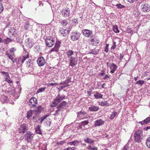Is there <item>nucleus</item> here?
I'll use <instances>...</instances> for the list:
<instances>
[{
  "mask_svg": "<svg viewBox=\"0 0 150 150\" xmlns=\"http://www.w3.org/2000/svg\"><path fill=\"white\" fill-rule=\"evenodd\" d=\"M143 137L142 130H138L136 131L134 134V140L136 142L139 143L141 142L143 139Z\"/></svg>",
  "mask_w": 150,
  "mask_h": 150,
  "instance_id": "obj_1",
  "label": "nucleus"
},
{
  "mask_svg": "<svg viewBox=\"0 0 150 150\" xmlns=\"http://www.w3.org/2000/svg\"><path fill=\"white\" fill-rule=\"evenodd\" d=\"M65 96L64 95H62L61 96L59 93L55 98L53 101L52 102V104H51L50 106L52 107H54L57 105L63 100L65 99Z\"/></svg>",
  "mask_w": 150,
  "mask_h": 150,
  "instance_id": "obj_2",
  "label": "nucleus"
},
{
  "mask_svg": "<svg viewBox=\"0 0 150 150\" xmlns=\"http://www.w3.org/2000/svg\"><path fill=\"white\" fill-rule=\"evenodd\" d=\"M45 41L46 45L48 47H51L55 44L54 38L52 37L48 36L46 38Z\"/></svg>",
  "mask_w": 150,
  "mask_h": 150,
  "instance_id": "obj_3",
  "label": "nucleus"
},
{
  "mask_svg": "<svg viewBox=\"0 0 150 150\" xmlns=\"http://www.w3.org/2000/svg\"><path fill=\"white\" fill-rule=\"evenodd\" d=\"M141 11L144 13H147L150 11V5L147 3H143L141 5Z\"/></svg>",
  "mask_w": 150,
  "mask_h": 150,
  "instance_id": "obj_4",
  "label": "nucleus"
},
{
  "mask_svg": "<svg viewBox=\"0 0 150 150\" xmlns=\"http://www.w3.org/2000/svg\"><path fill=\"white\" fill-rule=\"evenodd\" d=\"M80 36V34L79 32H74L71 33L70 34L71 40L72 41H75L78 40Z\"/></svg>",
  "mask_w": 150,
  "mask_h": 150,
  "instance_id": "obj_5",
  "label": "nucleus"
},
{
  "mask_svg": "<svg viewBox=\"0 0 150 150\" xmlns=\"http://www.w3.org/2000/svg\"><path fill=\"white\" fill-rule=\"evenodd\" d=\"M17 33L16 29L14 27H12L8 30V34L10 37H15L16 36Z\"/></svg>",
  "mask_w": 150,
  "mask_h": 150,
  "instance_id": "obj_6",
  "label": "nucleus"
},
{
  "mask_svg": "<svg viewBox=\"0 0 150 150\" xmlns=\"http://www.w3.org/2000/svg\"><path fill=\"white\" fill-rule=\"evenodd\" d=\"M71 12L68 8L62 9L60 11V13L63 17L67 18L70 15Z\"/></svg>",
  "mask_w": 150,
  "mask_h": 150,
  "instance_id": "obj_7",
  "label": "nucleus"
},
{
  "mask_svg": "<svg viewBox=\"0 0 150 150\" xmlns=\"http://www.w3.org/2000/svg\"><path fill=\"white\" fill-rule=\"evenodd\" d=\"M69 66L73 67L76 65L77 63L78 58L76 57H71L69 59Z\"/></svg>",
  "mask_w": 150,
  "mask_h": 150,
  "instance_id": "obj_8",
  "label": "nucleus"
},
{
  "mask_svg": "<svg viewBox=\"0 0 150 150\" xmlns=\"http://www.w3.org/2000/svg\"><path fill=\"white\" fill-rule=\"evenodd\" d=\"M90 41L92 43V45H96L95 44H96V45H97L99 44L100 41L98 38L94 35L91 37Z\"/></svg>",
  "mask_w": 150,
  "mask_h": 150,
  "instance_id": "obj_9",
  "label": "nucleus"
},
{
  "mask_svg": "<svg viewBox=\"0 0 150 150\" xmlns=\"http://www.w3.org/2000/svg\"><path fill=\"white\" fill-rule=\"evenodd\" d=\"M61 42L59 41H57L56 42L54 47L50 50V52H58L60 47Z\"/></svg>",
  "mask_w": 150,
  "mask_h": 150,
  "instance_id": "obj_10",
  "label": "nucleus"
},
{
  "mask_svg": "<svg viewBox=\"0 0 150 150\" xmlns=\"http://www.w3.org/2000/svg\"><path fill=\"white\" fill-rule=\"evenodd\" d=\"M25 45L28 47L30 48L32 47L34 44L33 40L31 38L27 39L25 41Z\"/></svg>",
  "mask_w": 150,
  "mask_h": 150,
  "instance_id": "obj_11",
  "label": "nucleus"
},
{
  "mask_svg": "<svg viewBox=\"0 0 150 150\" xmlns=\"http://www.w3.org/2000/svg\"><path fill=\"white\" fill-rule=\"evenodd\" d=\"M37 62L39 66L40 67L44 66L46 62L44 58L42 56L38 58Z\"/></svg>",
  "mask_w": 150,
  "mask_h": 150,
  "instance_id": "obj_12",
  "label": "nucleus"
},
{
  "mask_svg": "<svg viewBox=\"0 0 150 150\" xmlns=\"http://www.w3.org/2000/svg\"><path fill=\"white\" fill-rule=\"evenodd\" d=\"M37 100L35 97H32L29 101V104L31 106V107H34L36 106L35 104H37Z\"/></svg>",
  "mask_w": 150,
  "mask_h": 150,
  "instance_id": "obj_13",
  "label": "nucleus"
},
{
  "mask_svg": "<svg viewBox=\"0 0 150 150\" xmlns=\"http://www.w3.org/2000/svg\"><path fill=\"white\" fill-rule=\"evenodd\" d=\"M33 134L32 132H28L25 134V139L28 142H30L32 140Z\"/></svg>",
  "mask_w": 150,
  "mask_h": 150,
  "instance_id": "obj_14",
  "label": "nucleus"
},
{
  "mask_svg": "<svg viewBox=\"0 0 150 150\" xmlns=\"http://www.w3.org/2000/svg\"><path fill=\"white\" fill-rule=\"evenodd\" d=\"M27 130V127L26 125L24 123L21 125L20 127L19 128V132L20 133H24Z\"/></svg>",
  "mask_w": 150,
  "mask_h": 150,
  "instance_id": "obj_15",
  "label": "nucleus"
},
{
  "mask_svg": "<svg viewBox=\"0 0 150 150\" xmlns=\"http://www.w3.org/2000/svg\"><path fill=\"white\" fill-rule=\"evenodd\" d=\"M83 35L86 37H89L92 34V31L88 29H83L82 30Z\"/></svg>",
  "mask_w": 150,
  "mask_h": 150,
  "instance_id": "obj_16",
  "label": "nucleus"
},
{
  "mask_svg": "<svg viewBox=\"0 0 150 150\" xmlns=\"http://www.w3.org/2000/svg\"><path fill=\"white\" fill-rule=\"evenodd\" d=\"M117 66L115 64L112 63L110 67V69H111L110 72L111 74L114 73L115 71L117 70Z\"/></svg>",
  "mask_w": 150,
  "mask_h": 150,
  "instance_id": "obj_17",
  "label": "nucleus"
},
{
  "mask_svg": "<svg viewBox=\"0 0 150 150\" xmlns=\"http://www.w3.org/2000/svg\"><path fill=\"white\" fill-rule=\"evenodd\" d=\"M0 101L2 102V104L5 103H7L8 101V98L4 95L0 96Z\"/></svg>",
  "mask_w": 150,
  "mask_h": 150,
  "instance_id": "obj_18",
  "label": "nucleus"
},
{
  "mask_svg": "<svg viewBox=\"0 0 150 150\" xmlns=\"http://www.w3.org/2000/svg\"><path fill=\"white\" fill-rule=\"evenodd\" d=\"M94 126L95 127L99 126L103 124L105 122L101 119H99L96 120L94 122Z\"/></svg>",
  "mask_w": 150,
  "mask_h": 150,
  "instance_id": "obj_19",
  "label": "nucleus"
},
{
  "mask_svg": "<svg viewBox=\"0 0 150 150\" xmlns=\"http://www.w3.org/2000/svg\"><path fill=\"white\" fill-rule=\"evenodd\" d=\"M23 27L25 30H31V25H29V23L28 21H26L25 23L23 25Z\"/></svg>",
  "mask_w": 150,
  "mask_h": 150,
  "instance_id": "obj_20",
  "label": "nucleus"
},
{
  "mask_svg": "<svg viewBox=\"0 0 150 150\" xmlns=\"http://www.w3.org/2000/svg\"><path fill=\"white\" fill-rule=\"evenodd\" d=\"M99 108L98 106L92 105L88 108V110L91 111L96 112L98 110Z\"/></svg>",
  "mask_w": 150,
  "mask_h": 150,
  "instance_id": "obj_21",
  "label": "nucleus"
},
{
  "mask_svg": "<svg viewBox=\"0 0 150 150\" xmlns=\"http://www.w3.org/2000/svg\"><path fill=\"white\" fill-rule=\"evenodd\" d=\"M150 122V117H148L146 119L143 120L142 121H140L139 123L141 124V125H146Z\"/></svg>",
  "mask_w": 150,
  "mask_h": 150,
  "instance_id": "obj_22",
  "label": "nucleus"
},
{
  "mask_svg": "<svg viewBox=\"0 0 150 150\" xmlns=\"http://www.w3.org/2000/svg\"><path fill=\"white\" fill-rule=\"evenodd\" d=\"M99 51V49L96 50L95 49L91 50H90V51L88 52V54H90L94 55H97Z\"/></svg>",
  "mask_w": 150,
  "mask_h": 150,
  "instance_id": "obj_23",
  "label": "nucleus"
},
{
  "mask_svg": "<svg viewBox=\"0 0 150 150\" xmlns=\"http://www.w3.org/2000/svg\"><path fill=\"white\" fill-rule=\"evenodd\" d=\"M23 47V48L24 52L23 54V56L22 57H25V59L27 58H28L29 57V54L28 52L24 48V46L23 45H22Z\"/></svg>",
  "mask_w": 150,
  "mask_h": 150,
  "instance_id": "obj_24",
  "label": "nucleus"
},
{
  "mask_svg": "<svg viewBox=\"0 0 150 150\" xmlns=\"http://www.w3.org/2000/svg\"><path fill=\"white\" fill-rule=\"evenodd\" d=\"M40 128V126L39 125H38L35 128V131L36 133L42 135V133Z\"/></svg>",
  "mask_w": 150,
  "mask_h": 150,
  "instance_id": "obj_25",
  "label": "nucleus"
},
{
  "mask_svg": "<svg viewBox=\"0 0 150 150\" xmlns=\"http://www.w3.org/2000/svg\"><path fill=\"white\" fill-rule=\"evenodd\" d=\"M33 59L29 60L27 62V66L29 67L32 68L33 66Z\"/></svg>",
  "mask_w": 150,
  "mask_h": 150,
  "instance_id": "obj_26",
  "label": "nucleus"
},
{
  "mask_svg": "<svg viewBox=\"0 0 150 150\" xmlns=\"http://www.w3.org/2000/svg\"><path fill=\"white\" fill-rule=\"evenodd\" d=\"M74 51L71 50H67L66 52L67 57L69 58L70 57H72V55L74 54Z\"/></svg>",
  "mask_w": 150,
  "mask_h": 150,
  "instance_id": "obj_27",
  "label": "nucleus"
},
{
  "mask_svg": "<svg viewBox=\"0 0 150 150\" xmlns=\"http://www.w3.org/2000/svg\"><path fill=\"white\" fill-rule=\"evenodd\" d=\"M84 140L86 143L91 144L93 143L94 142L93 140L92 139H91L89 138L88 137H87L86 139H84Z\"/></svg>",
  "mask_w": 150,
  "mask_h": 150,
  "instance_id": "obj_28",
  "label": "nucleus"
},
{
  "mask_svg": "<svg viewBox=\"0 0 150 150\" xmlns=\"http://www.w3.org/2000/svg\"><path fill=\"white\" fill-rule=\"evenodd\" d=\"M103 95L100 94L98 92H96L94 95V97L96 99L102 98Z\"/></svg>",
  "mask_w": 150,
  "mask_h": 150,
  "instance_id": "obj_29",
  "label": "nucleus"
},
{
  "mask_svg": "<svg viewBox=\"0 0 150 150\" xmlns=\"http://www.w3.org/2000/svg\"><path fill=\"white\" fill-rule=\"evenodd\" d=\"M61 25L63 26H66L68 24V22L66 20H62L60 22Z\"/></svg>",
  "mask_w": 150,
  "mask_h": 150,
  "instance_id": "obj_30",
  "label": "nucleus"
},
{
  "mask_svg": "<svg viewBox=\"0 0 150 150\" xmlns=\"http://www.w3.org/2000/svg\"><path fill=\"white\" fill-rule=\"evenodd\" d=\"M47 88L45 87H42L38 89L36 93L37 94L40 93H42L44 92L45 90Z\"/></svg>",
  "mask_w": 150,
  "mask_h": 150,
  "instance_id": "obj_31",
  "label": "nucleus"
},
{
  "mask_svg": "<svg viewBox=\"0 0 150 150\" xmlns=\"http://www.w3.org/2000/svg\"><path fill=\"white\" fill-rule=\"evenodd\" d=\"M99 104L101 106H108L110 105L109 103L107 102V101H105L104 102H99Z\"/></svg>",
  "mask_w": 150,
  "mask_h": 150,
  "instance_id": "obj_32",
  "label": "nucleus"
},
{
  "mask_svg": "<svg viewBox=\"0 0 150 150\" xmlns=\"http://www.w3.org/2000/svg\"><path fill=\"white\" fill-rule=\"evenodd\" d=\"M86 114L87 113L86 112L84 111H80V112L77 113V117H80Z\"/></svg>",
  "mask_w": 150,
  "mask_h": 150,
  "instance_id": "obj_33",
  "label": "nucleus"
},
{
  "mask_svg": "<svg viewBox=\"0 0 150 150\" xmlns=\"http://www.w3.org/2000/svg\"><path fill=\"white\" fill-rule=\"evenodd\" d=\"M113 30L115 33H119L120 31L118 29V28L117 25H113Z\"/></svg>",
  "mask_w": 150,
  "mask_h": 150,
  "instance_id": "obj_34",
  "label": "nucleus"
},
{
  "mask_svg": "<svg viewBox=\"0 0 150 150\" xmlns=\"http://www.w3.org/2000/svg\"><path fill=\"white\" fill-rule=\"evenodd\" d=\"M86 149L88 150H97V147H95L94 146H93V147L91 148V145H88Z\"/></svg>",
  "mask_w": 150,
  "mask_h": 150,
  "instance_id": "obj_35",
  "label": "nucleus"
},
{
  "mask_svg": "<svg viewBox=\"0 0 150 150\" xmlns=\"http://www.w3.org/2000/svg\"><path fill=\"white\" fill-rule=\"evenodd\" d=\"M9 91H8V93L10 95H11L12 96H14L15 94V93L16 92V90L13 88L11 89H9Z\"/></svg>",
  "mask_w": 150,
  "mask_h": 150,
  "instance_id": "obj_36",
  "label": "nucleus"
},
{
  "mask_svg": "<svg viewBox=\"0 0 150 150\" xmlns=\"http://www.w3.org/2000/svg\"><path fill=\"white\" fill-rule=\"evenodd\" d=\"M117 114V112H112V113L111 114L110 116L109 117V118L111 120L113 119L116 116Z\"/></svg>",
  "mask_w": 150,
  "mask_h": 150,
  "instance_id": "obj_37",
  "label": "nucleus"
},
{
  "mask_svg": "<svg viewBox=\"0 0 150 150\" xmlns=\"http://www.w3.org/2000/svg\"><path fill=\"white\" fill-rule=\"evenodd\" d=\"M146 144L147 146L150 148V136L148 137L146 141Z\"/></svg>",
  "mask_w": 150,
  "mask_h": 150,
  "instance_id": "obj_38",
  "label": "nucleus"
},
{
  "mask_svg": "<svg viewBox=\"0 0 150 150\" xmlns=\"http://www.w3.org/2000/svg\"><path fill=\"white\" fill-rule=\"evenodd\" d=\"M59 33H60L63 36H65L67 35V30L66 29L63 30H60Z\"/></svg>",
  "mask_w": 150,
  "mask_h": 150,
  "instance_id": "obj_39",
  "label": "nucleus"
},
{
  "mask_svg": "<svg viewBox=\"0 0 150 150\" xmlns=\"http://www.w3.org/2000/svg\"><path fill=\"white\" fill-rule=\"evenodd\" d=\"M25 57H20L18 59V62H20L21 64H23L25 60Z\"/></svg>",
  "mask_w": 150,
  "mask_h": 150,
  "instance_id": "obj_40",
  "label": "nucleus"
},
{
  "mask_svg": "<svg viewBox=\"0 0 150 150\" xmlns=\"http://www.w3.org/2000/svg\"><path fill=\"white\" fill-rule=\"evenodd\" d=\"M144 81L142 80H139L137 81L135 83V84H138V85H142L144 84Z\"/></svg>",
  "mask_w": 150,
  "mask_h": 150,
  "instance_id": "obj_41",
  "label": "nucleus"
},
{
  "mask_svg": "<svg viewBox=\"0 0 150 150\" xmlns=\"http://www.w3.org/2000/svg\"><path fill=\"white\" fill-rule=\"evenodd\" d=\"M48 115H45L44 116H42L41 118H39V120L40 123H42L43 121L46 119L48 116Z\"/></svg>",
  "mask_w": 150,
  "mask_h": 150,
  "instance_id": "obj_42",
  "label": "nucleus"
},
{
  "mask_svg": "<svg viewBox=\"0 0 150 150\" xmlns=\"http://www.w3.org/2000/svg\"><path fill=\"white\" fill-rule=\"evenodd\" d=\"M44 108L41 105H39L37 107V110H36L40 112L43 110Z\"/></svg>",
  "mask_w": 150,
  "mask_h": 150,
  "instance_id": "obj_43",
  "label": "nucleus"
},
{
  "mask_svg": "<svg viewBox=\"0 0 150 150\" xmlns=\"http://www.w3.org/2000/svg\"><path fill=\"white\" fill-rule=\"evenodd\" d=\"M115 6L118 9H122L125 7V6L122 5L120 4H117Z\"/></svg>",
  "mask_w": 150,
  "mask_h": 150,
  "instance_id": "obj_44",
  "label": "nucleus"
},
{
  "mask_svg": "<svg viewBox=\"0 0 150 150\" xmlns=\"http://www.w3.org/2000/svg\"><path fill=\"white\" fill-rule=\"evenodd\" d=\"M1 73L2 74H3V75L4 76H6V77L9 78L10 76H9V74L8 72L4 71H2L1 72Z\"/></svg>",
  "mask_w": 150,
  "mask_h": 150,
  "instance_id": "obj_45",
  "label": "nucleus"
},
{
  "mask_svg": "<svg viewBox=\"0 0 150 150\" xmlns=\"http://www.w3.org/2000/svg\"><path fill=\"white\" fill-rule=\"evenodd\" d=\"M32 115V113L31 111H28L27 112L26 117L28 119H29L31 117Z\"/></svg>",
  "mask_w": 150,
  "mask_h": 150,
  "instance_id": "obj_46",
  "label": "nucleus"
},
{
  "mask_svg": "<svg viewBox=\"0 0 150 150\" xmlns=\"http://www.w3.org/2000/svg\"><path fill=\"white\" fill-rule=\"evenodd\" d=\"M39 117L37 116H34L33 117V120L34 122H38L39 120V118H38Z\"/></svg>",
  "mask_w": 150,
  "mask_h": 150,
  "instance_id": "obj_47",
  "label": "nucleus"
},
{
  "mask_svg": "<svg viewBox=\"0 0 150 150\" xmlns=\"http://www.w3.org/2000/svg\"><path fill=\"white\" fill-rule=\"evenodd\" d=\"M16 42L19 43L21 44L23 42V40L21 38H16Z\"/></svg>",
  "mask_w": 150,
  "mask_h": 150,
  "instance_id": "obj_48",
  "label": "nucleus"
},
{
  "mask_svg": "<svg viewBox=\"0 0 150 150\" xmlns=\"http://www.w3.org/2000/svg\"><path fill=\"white\" fill-rule=\"evenodd\" d=\"M58 83H48L47 84L48 87L49 86H54L57 85Z\"/></svg>",
  "mask_w": 150,
  "mask_h": 150,
  "instance_id": "obj_49",
  "label": "nucleus"
},
{
  "mask_svg": "<svg viewBox=\"0 0 150 150\" xmlns=\"http://www.w3.org/2000/svg\"><path fill=\"white\" fill-rule=\"evenodd\" d=\"M89 123V122L88 120H85L81 122V125H82L84 126L85 125H87Z\"/></svg>",
  "mask_w": 150,
  "mask_h": 150,
  "instance_id": "obj_50",
  "label": "nucleus"
},
{
  "mask_svg": "<svg viewBox=\"0 0 150 150\" xmlns=\"http://www.w3.org/2000/svg\"><path fill=\"white\" fill-rule=\"evenodd\" d=\"M5 81L9 83H13V81L11 80L10 76L9 78L6 77L5 79Z\"/></svg>",
  "mask_w": 150,
  "mask_h": 150,
  "instance_id": "obj_51",
  "label": "nucleus"
},
{
  "mask_svg": "<svg viewBox=\"0 0 150 150\" xmlns=\"http://www.w3.org/2000/svg\"><path fill=\"white\" fill-rule=\"evenodd\" d=\"M65 142V140H63L60 142H57L56 144V145H63Z\"/></svg>",
  "mask_w": 150,
  "mask_h": 150,
  "instance_id": "obj_52",
  "label": "nucleus"
},
{
  "mask_svg": "<svg viewBox=\"0 0 150 150\" xmlns=\"http://www.w3.org/2000/svg\"><path fill=\"white\" fill-rule=\"evenodd\" d=\"M83 127H84V126L82 125H81V123H80L77 126V128L78 129H83Z\"/></svg>",
  "mask_w": 150,
  "mask_h": 150,
  "instance_id": "obj_53",
  "label": "nucleus"
},
{
  "mask_svg": "<svg viewBox=\"0 0 150 150\" xmlns=\"http://www.w3.org/2000/svg\"><path fill=\"white\" fill-rule=\"evenodd\" d=\"M139 12L138 11H134L133 13V14L135 17H138L139 16Z\"/></svg>",
  "mask_w": 150,
  "mask_h": 150,
  "instance_id": "obj_54",
  "label": "nucleus"
},
{
  "mask_svg": "<svg viewBox=\"0 0 150 150\" xmlns=\"http://www.w3.org/2000/svg\"><path fill=\"white\" fill-rule=\"evenodd\" d=\"M10 42V39L9 38H8L7 39H4L3 40V42L6 44H7Z\"/></svg>",
  "mask_w": 150,
  "mask_h": 150,
  "instance_id": "obj_55",
  "label": "nucleus"
},
{
  "mask_svg": "<svg viewBox=\"0 0 150 150\" xmlns=\"http://www.w3.org/2000/svg\"><path fill=\"white\" fill-rule=\"evenodd\" d=\"M109 45V44H106L104 48V51L106 52H108Z\"/></svg>",
  "mask_w": 150,
  "mask_h": 150,
  "instance_id": "obj_56",
  "label": "nucleus"
},
{
  "mask_svg": "<svg viewBox=\"0 0 150 150\" xmlns=\"http://www.w3.org/2000/svg\"><path fill=\"white\" fill-rule=\"evenodd\" d=\"M126 32L128 33H130L131 34H133L134 33V31L132 30H131V28H128L127 30H126Z\"/></svg>",
  "mask_w": 150,
  "mask_h": 150,
  "instance_id": "obj_57",
  "label": "nucleus"
},
{
  "mask_svg": "<svg viewBox=\"0 0 150 150\" xmlns=\"http://www.w3.org/2000/svg\"><path fill=\"white\" fill-rule=\"evenodd\" d=\"M35 49V50H37L39 51L40 50V46L38 45H35L34 47Z\"/></svg>",
  "mask_w": 150,
  "mask_h": 150,
  "instance_id": "obj_58",
  "label": "nucleus"
},
{
  "mask_svg": "<svg viewBox=\"0 0 150 150\" xmlns=\"http://www.w3.org/2000/svg\"><path fill=\"white\" fill-rule=\"evenodd\" d=\"M113 45L112 46L111 48V50H112V49L114 50L116 48V42L115 41H113Z\"/></svg>",
  "mask_w": 150,
  "mask_h": 150,
  "instance_id": "obj_59",
  "label": "nucleus"
},
{
  "mask_svg": "<svg viewBox=\"0 0 150 150\" xmlns=\"http://www.w3.org/2000/svg\"><path fill=\"white\" fill-rule=\"evenodd\" d=\"M16 50V49L15 47H13L12 48H11L10 49V52H11V54H12L13 55V52L14 51H15Z\"/></svg>",
  "mask_w": 150,
  "mask_h": 150,
  "instance_id": "obj_60",
  "label": "nucleus"
},
{
  "mask_svg": "<svg viewBox=\"0 0 150 150\" xmlns=\"http://www.w3.org/2000/svg\"><path fill=\"white\" fill-rule=\"evenodd\" d=\"M73 142V145L75 146H77L78 145L79 143V142L77 140L74 141Z\"/></svg>",
  "mask_w": 150,
  "mask_h": 150,
  "instance_id": "obj_61",
  "label": "nucleus"
},
{
  "mask_svg": "<svg viewBox=\"0 0 150 150\" xmlns=\"http://www.w3.org/2000/svg\"><path fill=\"white\" fill-rule=\"evenodd\" d=\"M16 91H18V93L20 94L21 93V88L20 86H18L17 88L16 89Z\"/></svg>",
  "mask_w": 150,
  "mask_h": 150,
  "instance_id": "obj_62",
  "label": "nucleus"
},
{
  "mask_svg": "<svg viewBox=\"0 0 150 150\" xmlns=\"http://www.w3.org/2000/svg\"><path fill=\"white\" fill-rule=\"evenodd\" d=\"M129 148L128 145L126 144L124 146L121 150H129Z\"/></svg>",
  "mask_w": 150,
  "mask_h": 150,
  "instance_id": "obj_63",
  "label": "nucleus"
},
{
  "mask_svg": "<svg viewBox=\"0 0 150 150\" xmlns=\"http://www.w3.org/2000/svg\"><path fill=\"white\" fill-rule=\"evenodd\" d=\"M76 147H68L67 149H65L64 150H75Z\"/></svg>",
  "mask_w": 150,
  "mask_h": 150,
  "instance_id": "obj_64",
  "label": "nucleus"
}]
</instances>
